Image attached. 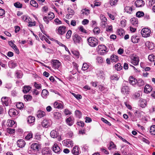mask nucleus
Listing matches in <instances>:
<instances>
[{
  "instance_id": "f257e3e1",
  "label": "nucleus",
  "mask_w": 155,
  "mask_h": 155,
  "mask_svg": "<svg viewBox=\"0 0 155 155\" xmlns=\"http://www.w3.org/2000/svg\"><path fill=\"white\" fill-rule=\"evenodd\" d=\"M128 82L124 81L120 88L121 93L124 95H127L130 92V88L127 85Z\"/></svg>"
},
{
  "instance_id": "f03ea898",
  "label": "nucleus",
  "mask_w": 155,
  "mask_h": 155,
  "mask_svg": "<svg viewBox=\"0 0 155 155\" xmlns=\"http://www.w3.org/2000/svg\"><path fill=\"white\" fill-rule=\"evenodd\" d=\"M98 40L94 37H90L87 39V43L89 45L92 47H94L98 45Z\"/></svg>"
},
{
  "instance_id": "7ed1b4c3",
  "label": "nucleus",
  "mask_w": 155,
  "mask_h": 155,
  "mask_svg": "<svg viewBox=\"0 0 155 155\" xmlns=\"http://www.w3.org/2000/svg\"><path fill=\"white\" fill-rule=\"evenodd\" d=\"M99 51L102 55H104L106 54L108 51V50L107 47L104 45H99L97 48Z\"/></svg>"
},
{
  "instance_id": "20e7f679",
  "label": "nucleus",
  "mask_w": 155,
  "mask_h": 155,
  "mask_svg": "<svg viewBox=\"0 0 155 155\" xmlns=\"http://www.w3.org/2000/svg\"><path fill=\"white\" fill-rule=\"evenodd\" d=\"M151 33V31L147 28H143L141 31V34L143 37H149Z\"/></svg>"
},
{
  "instance_id": "39448f33",
  "label": "nucleus",
  "mask_w": 155,
  "mask_h": 155,
  "mask_svg": "<svg viewBox=\"0 0 155 155\" xmlns=\"http://www.w3.org/2000/svg\"><path fill=\"white\" fill-rule=\"evenodd\" d=\"M73 38L74 43L76 44L80 43L82 41L81 38L76 34L74 35Z\"/></svg>"
},
{
  "instance_id": "423d86ee",
  "label": "nucleus",
  "mask_w": 155,
  "mask_h": 155,
  "mask_svg": "<svg viewBox=\"0 0 155 155\" xmlns=\"http://www.w3.org/2000/svg\"><path fill=\"white\" fill-rule=\"evenodd\" d=\"M51 124L52 122L51 120H44L41 123L42 127L46 128L50 127Z\"/></svg>"
},
{
  "instance_id": "0eeeda50",
  "label": "nucleus",
  "mask_w": 155,
  "mask_h": 155,
  "mask_svg": "<svg viewBox=\"0 0 155 155\" xmlns=\"http://www.w3.org/2000/svg\"><path fill=\"white\" fill-rule=\"evenodd\" d=\"M1 101L2 104L4 106H8L10 101V99L9 97H3L1 99Z\"/></svg>"
},
{
  "instance_id": "6e6552de",
  "label": "nucleus",
  "mask_w": 155,
  "mask_h": 155,
  "mask_svg": "<svg viewBox=\"0 0 155 155\" xmlns=\"http://www.w3.org/2000/svg\"><path fill=\"white\" fill-rule=\"evenodd\" d=\"M62 143L64 146L68 147H71L73 146L72 141L69 140H64L62 141Z\"/></svg>"
},
{
  "instance_id": "1a4fd4ad",
  "label": "nucleus",
  "mask_w": 155,
  "mask_h": 155,
  "mask_svg": "<svg viewBox=\"0 0 155 155\" xmlns=\"http://www.w3.org/2000/svg\"><path fill=\"white\" fill-rule=\"evenodd\" d=\"M66 31V27L64 26H60L57 30L58 34L62 35L64 34Z\"/></svg>"
},
{
  "instance_id": "9d476101",
  "label": "nucleus",
  "mask_w": 155,
  "mask_h": 155,
  "mask_svg": "<svg viewBox=\"0 0 155 155\" xmlns=\"http://www.w3.org/2000/svg\"><path fill=\"white\" fill-rule=\"evenodd\" d=\"M8 113L11 117H13L18 115V112L17 110H15V109L12 108L9 110Z\"/></svg>"
},
{
  "instance_id": "9b49d317",
  "label": "nucleus",
  "mask_w": 155,
  "mask_h": 155,
  "mask_svg": "<svg viewBox=\"0 0 155 155\" xmlns=\"http://www.w3.org/2000/svg\"><path fill=\"white\" fill-rule=\"evenodd\" d=\"M129 83L133 86H134L137 83V80L132 76H130L129 78Z\"/></svg>"
},
{
  "instance_id": "f8f14e48",
  "label": "nucleus",
  "mask_w": 155,
  "mask_h": 155,
  "mask_svg": "<svg viewBox=\"0 0 155 155\" xmlns=\"http://www.w3.org/2000/svg\"><path fill=\"white\" fill-rule=\"evenodd\" d=\"M144 4L145 3L143 0H137L135 2V5L137 7L143 6Z\"/></svg>"
},
{
  "instance_id": "ddd939ff",
  "label": "nucleus",
  "mask_w": 155,
  "mask_h": 155,
  "mask_svg": "<svg viewBox=\"0 0 155 155\" xmlns=\"http://www.w3.org/2000/svg\"><path fill=\"white\" fill-rule=\"evenodd\" d=\"M139 59L138 57H134L131 60L132 64L135 66L137 65L139 62Z\"/></svg>"
},
{
  "instance_id": "4468645a",
  "label": "nucleus",
  "mask_w": 155,
  "mask_h": 155,
  "mask_svg": "<svg viewBox=\"0 0 155 155\" xmlns=\"http://www.w3.org/2000/svg\"><path fill=\"white\" fill-rule=\"evenodd\" d=\"M51 151L48 147H45L43 150L42 153V155H51Z\"/></svg>"
},
{
  "instance_id": "2eb2a0df",
  "label": "nucleus",
  "mask_w": 155,
  "mask_h": 155,
  "mask_svg": "<svg viewBox=\"0 0 155 155\" xmlns=\"http://www.w3.org/2000/svg\"><path fill=\"white\" fill-rule=\"evenodd\" d=\"M53 150L55 153H60L61 151V149L59 146L57 144L55 143L53 147Z\"/></svg>"
},
{
  "instance_id": "dca6fc26",
  "label": "nucleus",
  "mask_w": 155,
  "mask_h": 155,
  "mask_svg": "<svg viewBox=\"0 0 155 155\" xmlns=\"http://www.w3.org/2000/svg\"><path fill=\"white\" fill-rule=\"evenodd\" d=\"M67 124L70 126H72L74 123V119L71 117L67 118L66 120Z\"/></svg>"
},
{
  "instance_id": "f3484780",
  "label": "nucleus",
  "mask_w": 155,
  "mask_h": 155,
  "mask_svg": "<svg viewBox=\"0 0 155 155\" xmlns=\"http://www.w3.org/2000/svg\"><path fill=\"white\" fill-rule=\"evenodd\" d=\"M17 144L18 147L20 148H22L25 146V143L23 140L21 139L18 141Z\"/></svg>"
},
{
  "instance_id": "a211bd4d",
  "label": "nucleus",
  "mask_w": 155,
  "mask_h": 155,
  "mask_svg": "<svg viewBox=\"0 0 155 155\" xmlns=\"http://www.w3.org/2000/svg\"><path fill=\"white\" fill-rule=\"evenodd\" d=\"M53 67L55 69H58L61 65V63L58 60H56L53 61Z\"/></svg>"
},
{
  "instance_id": "6ab92c4d",
  "label": "nucleus",
  "mask_w": 155,
  "mask_h": 155,
  "mask_svg": "<svg viewBox=\"0 0 155 155\" xmlns=\"http://www.w3.org/2000/svg\"><path fill=\"white\" fill-rule=\"evenodd\" d=\"M31 148L34 151H39V145L36 143H34L31 145Z\"/></svg>"
},
{
  "instance_id": "aec40b11",
  "label": "nucleus",
  "mask_w": 155,
  "mask_h": 155,
  "mask_svg": "<svg viewBox=\"0 0 155 155\" xmlns=\"http://www.w3.org/2000/svg\"><path fill=\"white\" fill-rule=\"evenodd\" d=\"M36 115L38 118H41L45 115V113L42 110H38L37 113Z\"/></svg>"
},
{
  "instance_id": "412c9836",
  "label": "nucleus",
  "mask_w": 155,
  "mask_h": 155,
  "mask_svg": "<svg viewBox=\"0 0 155 155\" xmlns=\"http://www.w3.org/2000/svg\"><path fill=\"white\" fill-rule=\"evenodd\" d=\"M79 149L78 146H75L71 151L72 153L74 155H78L79 154Z\"/></svg>"
},
{
  "instance_id": "4be33fe9",
  "label": "nucleus",
  "mask_w": 155,
  "mask_h": 155,
  "mask_svg": "<svg viewBox=\"0 0 155 155\" xmlns=\"http://www.w3.org/2000/svg\"><path fill=\"white\" fill-rule=\"evenodd\" d=\"M9 67L11 68H14L17 66V63L15 61L12 60L8 62Z\"/></svg>"
},
{
  "instance_id": "5701e85b",
  "label": "nucleus",
  "mask_w": 155,
  "mask_h": 155,
  "mask_svg": "<svg viewBox=\"0 0 155 155\" xmlns=\"http://www.w3.org/2000/svg\"><path fill=\"white\" fill-rule=\"evenodd\" d=\"M152 87L149 85H147L144 88V91L145 93H148L151 91Z\"/></svg>"
},
{
  "instance_id": "b1692460",
  "label": "nucleus",
  "mask_w": 155,
  "mask_h": 155,
  "mask_svg": "<svg viewBox=\"0 0 155 155\" xmlns=\"http://www.w3.org/2000/svg\"><path fill=\"white\" fill-rule=\"evenodd\" d=\"M140 106L142 108L145 107L147 104L146 100L145 99H142L140 101Z\"/></svg>"
},
{
  "instance_id": "393cba45",
  "label": "nucleus",
  "mask_w": 155,
  "mask_h": 155,
  "mask_svg": "<svg viewBox=\"0 0 155 155\" xmlns=\"http://www.w3.org/2000/svg\"><path fill=\"white\" fill-rule=\"evenodd\" d=\"M31 87L28 86H25L23 88V92L25 94L31 90Z\"/></svg>"
},
{
  "instance_id": "a878e982",
  "label": "nucleus",
  "mask_w": 155,
  "mask_h": 155,
  "mask_svg": "<svg viewBox=\"0 0 155 155\" xmlns=\"http://www.w3.org/2000/svg\"><path fill=\"white\" fill-rule=\"evenodd\" d=\"M131 23L134 26H137L138 24V21L137 18H133L131 19Z\"/></svg>"
},
{
  "instance_id": "bb28decb",
  "label": "nucleus",
  "mask_w": 155,
  "mask_h": 155,
  "mask_svg": "<svg viewBox=\"0 0 155 155\" xmlns=\"http://www.w3.org/2000/svg\"><path fill=\"white\" fill-rule=\"evenodd\" d=\"M27 119L28 122L29 124L33 123L35 121V118L32 116H28Z\"/></svg>"
},
{
  "instance_id": "cd10ccee",
  "label": "nucleus",
  "mask_w": 155,
  "mask_h": 155,
  "mask_svg": "<svg viewBox=\"0 0 155 155\" xmlns=\"http://www.w3.org/2000/svg\"><path fill=\"white\" fill-rule=\"evenodd\" d=\"M119 78V75L116 74L111 75L110 77V80L113 81H118Z\"/></svg>"
},
{
  "instance_id": "c85d7f7f",
  "label": "nucleus",
  "mask_w": 155,
  "mask_h": 155,
  "mask_svg": "<svg viewBox=\"0 0 155 155\" xmlns=\"http://www.w3.org/2000/svg\"><path fill=\"white\" fill-rule=\"evenodd\" d=\"M137 85L139 87H141L144 84V82L141 79H139L137 80Z\"/></svg>"
},
{
  "instance_id": "c756f323",
  "label": "nucleus",
  "mask_w": 155,
  "mask_h": 155,
  "mask_svg": "<svg viewBox=\"0 0 155 155\" xmlns=\"http://www.w3.org/2000/svg\"><path fill=\"white\" fill-rule=\"evenodd\" d=\"M58 134L57 132L54 130H52L50 133L51 137L53 138H55L58 136Z\"/></svg>"
},
{
  "instance_id": "7c9ffc66",
  "label": "nucleus",
  "mask_w": 155,
  "mask_h": 155,
  "mask_svg": "<svg viewBox=\"0 0 155 155\" xmlns=\"http://www.w3.org/2000/svg\"><path fill=\"white\" fill-rule=\"evenodd\" d=\"M48 95V92L47 90L44 89L42 90L41 93V96L43 98H45Z\"/></svg>"
},
{
  "instance_id": "2f4dec72",
  "label": "nucleus",
  "mask_w": 155,
  "mask_h": 155,
  "mask_svg": "<svg viewBox=\"0 0 155 155\" xmlns=\"http://www.w3.org/2000/svg\"><path fill=\"white\" fill-rule=\"evenodd\" d=\"M111 61L112 62H116L118 60V57L115 54H113L111 56Z\"/></svg>"
},
{
  "instance_id": "473e14b6",
  "label": "nucleus",
  "mask_w": 155,
  "mask_h": 155,
  "mask_svg": "<svg viewBox=\"0 0 155 155\" xmlns=\"http://www.w3.org/2000/svg\"><path fill=\"white\" fill-rule=\"evenodd\" d=\"M54 118L57 119H59L61 117V114L58 112H54Z\"/></svg>"
},
{
  "instance_id": "72a5a7b5",
  "label": "nucleus",
  "mask_w": 155,
  "mask_h": 155,
  "mask_svg": "<svg viewBox=\"0 0 155 155\" xmlns=\"http://www.w3.org/2000/svg\"><path fill=\"white\" fill-rule=\"evenodd\" d=\"M137 36H132L131 37L132 41L135 43H137L138 42L139 40L138 38H137Z\"/></svg>"
},
{
  "instance_id": "f704fd0d",
  "label": "nucleus",
  "mask_w": 155,
  "mask_h": 155,
  "mask_svg": "<svg viewBox=\"0 0 155 155\" xmlns=\"http://www.w3.org/2000/svg\"><path fill=\"white\" fill-rule=\"evenodd\" d=\"M114 67L115 70H117V71H120L122 68V67L121 66V64L120 63L115 64Z\"/></svg>"
},
{
  "instance_id": "c9c22d12",
  "label": "nucleus",
  "mask_w": 155,
  "mask_h": 155,
  "mask_svg": "<svg viewBox=\"0 0 155 155\" xmlns=\"http://www.w3.org/2000/svg\"><path fill=\"white\" fill-rule=\"evenodd\" d=\"M98 88L99 90L103 93H105L106 91H107V88H105V87L101 85L98 86Z\"/></svg>"
},
{
  "instance_id": "e433bc0d",
  "label": "nucleus",
  "mask_w": 155,
  "mask_h": 155,
  "mask_svg": "<svg viewBox=\"0 0 155 155\" xmlns=\"http://www.w3.org/2000/svg\"><path fill=\"white\" fill-rule=\"evenodd\" d=\"M150 132L151 134L155 135V125H153L151 127Z\"/></svg>"
},
{
  "instance_id": "4c0bfd02",
  "label": "nucleus",
  "mask_w": 155,
  "mask_h": 155,
  "mask_svg": "<svg viewBox=\"0 0 155 155\" xmlns=\"http://www.w3.org/2000/svg\"><path fill=\"white\" fill-rule=\"evenodd\" d=\"M24 97L25 100L28 101H31L32 98V96L29 94L25 95Z\"/></svg>"
},
{
  "instance_id": "58836bf2",
  "label": "nucleus",
  "mask_w": 155,
  "mask_h": 155,
  "mask_svg": "<svg viewBox=\"0 0 155 155\" xmlns=\"http://www.w3.org/2000/svg\"><path fill=\"white\" fill-rule=\"evenodd\" d=\"M97 74L98 77H101V78H103L104 77V74L102 71L101 70L98 71L97 73Z\"/></svg>"
},
{
  "instance_id": "ea45409f",
  "label": "nucleus",
  "mask_w": 155,
  "mask_h": 155,
  "mask_svg": "<svg viewBox=\"0 0 155 155\" xmlns=\"http://www.w3.org/2000/svg\"><path fill=\"white\" fill-rule=\"evenodd\" d=\"M30 4L33 7H38V5L37 2L35 0H31L30 1Z\"/></svg>"
},
{
  "instance_id": "a19ab883",
  "label": "nucleus",
  "mask_w": 155,
  "mask_h": 155,
  "mask_svg": "<svg viewBox=\"0 0 155 155\" xmlns=\"http://www.w3.org/2000/svg\"><path fill=\"white\" fill-rule=\"evenodd\" d=\"M8 126L9 127H12L15 123V122L12 120H8Z\"/></svg>"
},
{
  "instance_id": "79ce46f5",
  "label": "nucleus",
  "mask_w": 155,
  "mask_h": 155,
  "mask_svg": "<svg viewBox=\"0 0 155 155\" xmlns=\"http://www.w3.org/2000/svg\"><path fill=\"white\" fill-rule=\"evenodd\" d=\"M54 17V13L51 12H50L48 14V18L49 19L51 20Z\"/></svg>"
},
{
  "instance_id": "37998d69",
  "label": "nucleus",
  "mask_w": 155,
  "mask_h": 155,
  "mask_svg": "<svg viewBox=\"0 0 155 155\" xmlns=\"http://www.w3.org/2000/svg\"><path fill=\"white\" fill-rule=\"evenodd\" d=\"M140 94L138 92L135 93L132 96V97L135 99H137L140 97Z\"/></svg>"
},
{
  "instance_id": "c03bdc74",
  "label": "nucleus",
  "mask_w": 155,
  "mask_h": 155,
  "mask_svg": "<svg viewBox=\"0 0 155 155\" xmlns=\"http://www.w3.org/2000/svg\"><path fill=\"white\" fill-rule=\"evenodd\" d=\"M14 5L17 8H21L22 7V5L19 2H17L14 3Z\"/></svg>"
},
{
  "instance_id": "a18cd8bd",
  "label": "nucleus",
  "mask_w": 155,
  "mask_h": 155,
  "mask_svg": "<svg viewBox=\"0 0 155 155\" xmlns=\"http://www.w3.org/2000/svg\"><path fill=\"white\" fill-rule=\"evenodd\" d=\"M152 44L149 41H147L146 43V46L150 50L153 48V47L152 46Z\"/></svg>"
},
{
  "instance_id": "49530a36",
  "label": "nucleus",
  "mask_w": 155,
  "mask_h": 155,
  "mask_svg": "<svg viewBox=\"0 0 155 155\" xmlns=\"http://www.w3.org/2000/svg\"><path fill=\"white\" fill-rule=\"evenodd\" d=\"M16 107L19 109H21L24 107L23 104L21 102H18L16 104Z\"/></svg>"
},
{
  "instance_id": "de8ad7c7",
  "label": "nucleus",
  "mask_w": 155,
  "mask_h": 155,
  "mask_svg": "<svg viewBox=\"0 0 155 155\" xmlns=\"http://www.w3.org/2000/svg\"><path fill=\"white\" fill-rule=\"evenodd\" d=\"M136 15L137 17L140 18L144 16V13L143 12L139 11L137 12Z\"/></svg>"
},
{
  "instance_id": "09e8293b",
  "label": "nucleus",
  "mask_w": 155,
  "mask_h": 155,
  "mask_svg": "<svg viewBox=\"0 0 155 155\" xmlns=\"http://www.w3.org/2000/svg\"><path fill=\"white\" fill-rule=\"evenodd\" d=\"M72 94L78 100L81 99L82 98V96L80 94H76L74 93H72Z\"/></svg>"
},
{
  "instance_id": "8fccbe9b",
  "label": "nucleus",
  "mask_w": 155,
  "mask_h": 155,
  "mask_svg": "<svg viewBox=\"0 0 155 155\" xmlns=\"http://www.w3.org/2000/svg\"><path fill=\"white\" fill-rule=\"evenodd\" d=\"M117 33L120 36H123L124 34V31L123 29H120L118 30Z\"/></svg>"
},
{
  "instance_id": "3c124183",
  "label": "nucleus",
  "mask_w": 155,
  "mask_h": 155,
  "mask_svg": "<svg viewBox=\"0 0 155 155\" xmlns=\"http://www.w3.org/2000/svg\"><path fill=\"white\" fill-rule=\"evenodd\" d=\"M75 114L77 117L78 118H80L81 116V113L79 110H76L75 112Z\"/></svg>"
},
{
  "instance_id": "603ef678",
  "label": "nucleus",
  "mask_w": 155,
  "mask_h": 155,
  "mask_svg": "<svg viewBox=\"0 0 155 155\" xmlns=\"http://www.w3.org/2000/svg\"><path fill=\"white\" fill-rule=\"evenodd\" d=\"M116 147L115 145L111 141L110 143V146L108 147V148L109 150H110L112 148H114Z\"/></svg>"
},
{
  "instance_id": "864d4df0",
  "label": "nucleus",
  "mask_w": 155,
  "mask_h": 155,
  "mask_svg": "<svg viewBox=\"0 0 155 155\" xmlns=\"http://www.w3.org/2000/svg\"><path fill=\"white\" fill-rule=\"evenodd\" d=\"M33 134L31 133H28L26 136L25 137V139L28 140L30 139L32 137Z\"/></svg>"
},
{
  "instance_id": "5fc2aeb1",
  "label": "nucleus",
  "mask_w": 155,
  "mask_h": 155,
  "mask_svg": "<svg viewBox=\"0 0 155 155\" xmlns=\"http://www.w3.org/2000/svg\"><path fill=\"white\" fill-rule=\"evenodd\" d=\"M64 113L65 115H70L72 114L71 112L68 109H64Z\"/></svg>"
},
{
  "instance_id": "6e6d98bb",
  "label": "nucleus",
  "mask_w": 155,
  "mask_h": 155,
  "mask_svg": "<svg viewBox=\"0 0 155 155\" xmlns=\"http://www.w3.org/2000/svg\"><path fill=\"white\" fill-rule=\"evenodd\" d=\"M148 59L151 61H154L155 60V57L153 55H150L148 56Z\"/></svg>"
},
{
  "instance_id": "4d7b16f0",
  "label": "nucleus",
  "mask_w": 155,
  "mask_h": 155,
  "mask_svg": "<svg viewBox=\"0 0 155 155\" xmlns=\"http://www.w3.org/2000/svg\"><path fill=\"white\" fill-rule=\"evenodd\" d=\"M88 68V65L86 63H84L82 68V69L84 71H85Z\"/></svg>"
},
{
  "instance_id": "13d9d810",
  "label": "nucleus",
  "mask_w": 155,
  "mask_h": 155,
  "mask_svg": "<svg viewBox=\"0 0 155 155\" xmlns=\"http://www.w3.org/2000/svg\"><path fill=\"white\" fill-rule=\"evenodd\" d=\"M94 33L97 34L100 33V29L98 27L95 28L94 29Z\"/></svg>"
},
{
  "instance_id": "bf43d9fd",
  "label": "nucleus",
  "mask_w": 155,
  "mask_h": 155,
  "mask_svg": "<svg viewBox=\"0 0 155 155\" xmlns=\"http://www.w3.org/2000/svg\"><path fill=\"white\" fill-rule=\"evenodd\" d=\"M71 35V31L70 30H69L67 32L66 35V38L68 39H69Z\"/></svg>"
},
{
  "instance_id": "052dcab7",
  "label": "nucleus",
  "mask_w": 155,
  "mask_h": 155,
  "mask_svg": "<svg viewBox=\"0 0 155 155\" xmlns=\"http://www.w3.org/2000/svg\"><path fill=\"white\" fill-rule=\"evenodd\" d=\"M100 18L101 21H107V19L102 14L100 15Z\"/></svg>"
},
{
  "instance_id": "680f3d73",
  "label": "nucleus",
  "mask_w": 155,
  "mask_h": 155,
  "mask_svg": "<svg viewBox=\"0 0 155 155\" xmlns=\"http://www.w3.org/2000/svg\"><path fill=\"white\" fill-rule=\"evenodd\" d=\"M101 120L103 122L107 124L108 125H109V126L111 125V124L109 121H108L107 120L105 119L104 118H103V117L101 118Z\"/></svg>"
},
{
  "instance_id": "e2e57ef3",
  "label": "nucleus",
  "mask_w": 155,
  "mask_h": 155,
  "mask_svg": "<svg viewBox=\"0 0 155 155\" xmlns=\"http://www.w3.org/2000/svg\"><path fill=\"white\" fill-rule=\"evenodd\" d=\"M82 11L83 12L82 13L86 15H88L89 13V10L86 9H83Z\"/></svg>"
},
{
  "instance_id": "0e129e2a",
  "label": "nucleus",
  "mask_w": 155,
  "mask_h": 155,
  "mask_svg": "<svg viewBox=\"0 0 155 155\" xmlns=\"http://www.w3.org/2000/svg\"><path fill=\"white\" fill-rule=\"evenodd\" d=\"M7 132L9 134H11L15 133V130L14 129L8 128L7 129Z\"/></svg>"
},
{
  "instance_id": "69168bd1",
  "label": "nucleus",
  "mask_w": 155,
  "mask_h": 155,
  "mask_svg": "<svg viewBox=\"0 0 155 155\" xmlns=\"http://www.w3.org/2000/svg\"><path fill=\"white\" fill-rule=\"evenodd\" d=\"M125 10L126 11L127 10V12L130 13L132 11V8L131 7L127 6L125 8Z\"/></svg>"
},
{
  "instance_id": "338daca9",
  "label": "nucleus",
  "mask_w": 155,
  "mask_h": 155,
  "mask_svg": "<svg viewBox=\"0 0 155 155\" xmlns=\"http://www.w3.org/2000/svg\"><path fill=\"white\" fill-rule=\"evenodd\" d=\"M54 21L56 25H58L61 24L62 22L61 20H60L58 18H57L55 19Z\"/></svg>"
},
{
  "instance_id": "774afa93",
  "label": "nucleus",
  "mask_w": 155,
  "mask_h": 155,
  "mask_svg": "<svg viewBox=\"0 0 155 155\" xmlns=\"http://www.w3.org/2000/svg\"><path fill=\"white\" fill-rule=\"evenodd\" d=\"M9 44L10 46L13 49L14 48H16V45L14 44L12 41H10L9 42Z\"/></svg>"
}]
</instances>
